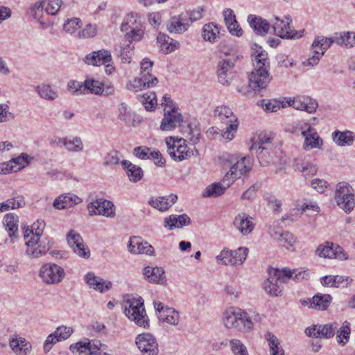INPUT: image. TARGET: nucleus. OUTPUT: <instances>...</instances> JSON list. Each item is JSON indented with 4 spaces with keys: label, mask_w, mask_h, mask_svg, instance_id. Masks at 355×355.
I'll use <instances>...</instances> for the list:
<instances>
[{
    "label": "nucleus",
    "mask_w": 355,
    "mask_h": 355,
    "mask_svg": "<svg viewBox=\"0 0 355 355\" xmlns=\"http://www.w3.org/2000/svg\"><path fill=\"white\" fill-rule=\"evenodd\" d=\"M218 28L214 23H209L203 26L202 35L205 40L214 42L218 37Z\"/></svg>",
    "instance_id": "864d4df0"
},
{
    "label": "nucleus",
    "mask_w": 355,
    "mask_h": 355,
    "mask_svg": "<svg viewBox=\"0 0 355 355\" xmlns=\"http://www.w3.org/2000/svg\"><path fill=\"white\" fill-rule=\"evenodd\" d=\"M254 56V68H268L270 69V62L268 60V53L263 50L261 46L254 44V48L252 49Z\"/></svg>",
    "instance_id": "a19ab883"
},
{
    "label": "nucleus",
    "mask_w": 355,
    "mask_h": 355,
    "mask_svg": "<svg viewBox=\"0 0 355 355\" xmlns=\"http://www.w3.org/2000/svg\"><path fill=\"white\" fill-rule=\"evenodd\" d=\"M214 116L225 125H227L225 130L222 133L224 139L232 140L234 132L238 129L237 117L234 114L232 110L225 105L218 106L214 110Z\"/></svg>",
    "instance_id": "423d86ee"
},
{
    "label": "nucleus",
    "mask_w": 355,
    "mask_h": 355,
    "mask_svg": "<svg viewBox=\"0 0 355 355\" xmlns=\"http://www.w3.org/2000/svg\"><path fill=\"white\" fill-rule=\"evenodd\" d=\"M333 43H336V33L331 37L318 36L313 40L311 48L317 49L320 53L324 54Z\"/></svg>",
    "instance_id": "49530a36"
},
{
    "label": "nucleus",
    "mask_w": 355,
    "mask_h": 355,
    "mask_svg": "<svg viewBox=\"0 0 355 355\" xmlns=\"http://www.w3.org/2000/svg\"><path fill=\"white\" fill-rule=\"evenodd\" d=\"M87 209L90 215H103L106 217L114 216V205L107 200L96 199L88 205Z\"/></svg>",
    "instance_id": "f3484780"
},
{
    "label": "nucleus",
    "mask_w": 355,
    "mask_h": 355,
    "mask_svg": "<svg viewBox=\"0 0 355 355\" xmlns=\"http://www.w3.org/2000/svg\"><path fill=\"white\" fill-rule=\"evenodd\" d=\"M82 202L80 198L72 193H64L56 198L53 202V206L57 209H62L67 207H71L78 205Z\"/></svg>",
    "instance_id": "2f4dec72"
},
{
    "label": "nucleus",
    "mask_w": 355,
    "mask_h": 355,
    "mask_svg": "<svg viewBox=\"0 0 355 355\" xmlns=\"http://www.w3.org/2000/svg\"><path fill=\"white\" fill-rule=\"evenodd\" d=\"M336 44L347 48L355 46V32L336 33Z\"/></svg>",
    "instance_id": "09e8293b"
},
{
    "label": "nucleus",
    "mask_w": 355,
    "mask_h": 355,
    "mask_svg": "<svg viewBox=\"0 0 355 355\" xmlns=\"http://www.w3.org/2000/svg\"><path fill=\"white\" fill-rule=\"evenodd\" d=\"M222 162L225 167H229L237 178L249 173L252 169L250 159L244 157L239 159L237 156L228 153L223 155Z\"/></svg>",
    "instance_id": "1a4fd4ad"
},
{
    "label": "nucleus",
    "mask_w": 355,
    "mask_h": 355,
    "mask_svg": "<svg viewBox=\"0 0 355 355\" xmlns=\"http://www.w3.org/2000/svg\"><path fill=\"white\" fill-rule=\"evenodd\" d=\"M128 250L132 254H146L153 256L154 254L153 247L147 241H144L139 237L130 239Z\"/></svg>",
    "instance_id": "a878e982"
},
{
    "label": "nucleus",
    "mask_w": 355,
    "mask_h": 355,
    "mask_svg": "<svg viewBox=\"0 0 355 355\" xmlns=\"http://www.w3.org/2000/svg\"><path fill=\"white\" fill-rule=\"evenodd\" d=\"M252 218L245 213L239 214L234 220V225L243 235H248L254 229Z\"/></svg>",
    "instance_id": "72a5a7b5"
},
{
    "label": "nucleus",
    "mask_w": 355,
    "mask_h": 355,
    "mask_svg": "<svg viewBox=\"0 0 355 355\" xmlns=\"http://www.w3.org/2000/svg\"><path fill=\"white\" fill-rule=\"evenodd\" d=\"M67 89L73 95L85 94V81L83 83L77 80H70L67 84Z\"/></svg>",
    "instance_id": "0e129e2a"
},
{
    "label": "nucleus",
    "mask_w": 355,
    "mask_h": 355,
    "mask_svg": "<svg viewBox=\"0 0 355 355\" xmlns=\"http://www.w3.org/2000/svg\"><path fill=\"white\" fill-rule=\"evenodd\" d=\"M216 259L219 264L234 266L232 260L233 251L227 248H224L220 253L216 256Z\"/></svg>",
    "instance_id": "bf43d9fd"
},
{
    "label": "nucleus",
    "mask_w": 355,
    "mask_h": 355,
    "mask_svg": "<svg viewBox=\"0 0 355 355\" xmlns=\"http://www.w3.org/2000/svg\"><path fill=\"white\" fill-rule=\"evenodd\" d=\"M157 83L158 79L153 76L150 72H142L140 73V76L130 83L127 87L129 90L137 92L138 90L153 87L156 85Z\"/></svg>",
    "instance_id": "5701e85b"
},
{
    "label": "nucleus",
    "mask_w": 355,
    "mask_h": 355,
    "mask_svg": "<svg viewBox=\"0 0 355 355\" xmlns=\"http://www.w3.org/2000/svg\"><path fill=\"white\" fill-rule=\"evenodd\" d=\"M336 331H337V342L342 345H345L348 342L349 338V323L345 321L343 326L339 329H338Z\"/></svg>",
    "instance_id": "13d9d810"
},
{
    "label": "nucleus",
    "mask_w": 355,
    "mask_h": 355,
    "mask_svg": "<svg viewBox=\"0 0 355 355\" xmlns=\"http://www.w3.org/2000/svg\"><path fill=\"white\" fill-rule=\"evenodd\" d=\"M85 279L90 288L101 293H105L112 287L110 282H105L103 279L96 276L93 272H88L85 276Z\"/></svg>",
    "instance_id": "473e14b6"
},
{
    "label": "nucleus",
    "mask_w": 355,
    "mask_h": 355,
    "mask_svg": "<svg viewBox=\"0 0 355 355\" xmlns=\"http://www.w3.org/2000/svg\"><path fill=\"white\" fill-rule=\"evenodd\" d=\"M284 18L286 20L281 19L278 17H275V21H272V26L275 34L282 39L295 40L301 38L304 30H293L291 26V17L286 15Z\"/></svg>",
    "instance_id": "0eeeda50"
},
{
    "label": "nucleus",
    "mask_w": 355,
    "mask_h": 355,
    "mask_svg": "<svg viewBox=\"0 0 355 355\" xmlns=\"http://www.w3.org/2000/svg\"><path fill=\"white\" fill-rule=\"evenodd\" d=\"M89 346L90 340L88 338H85L83 340L71 345L69 349L74 354L81 355L87 352L89 353Z\"/></svg>",
    "instance_id": "6e6d98bb"
},
{
    "label": "nucleus",
    "mask_w": 355,
    "mask_h": 355,
    "mask_svg": "<svg viewBox=\"0 0 355 355\" xmlns=\"http://www.w3.org/2000/svg\"><path fill=\"white\" fill-rule=\"evenodd\" d=\"M288 104L298 110L306 111L308 113H314L318 108V103L309 96H302L288 102Z\"/></svg>",
    "instance_id": "c756f323"
},
{
    "label": "nucleus",
    "mask_w": 355,
    "mask_h": 355,
    "mask_svg": "<svg viewBox=\"0 0 355 355\" xmlns=\"http://www.w3.org/2000/svg\"><path fill=\"white\" fill-rule=\"evenodd\" d=\"M153 305L157 311V317L160 320L166 322L171 325H177L180 320L179 313L174 309L164 306L159 301H154Z\"/></svg>",
    "instance_id": "a211bd4d"
},
{
    "label": "nucleus",
    "mask_w": 355,
    "mask_h": 355,
    "mask_svg": "<svg viewBox=\"0 0 355 355\" xmlns=\"http://www.w3.org/2000/svg\"><path fill=\"white\" fill-rule=\"evenodd\" d=\"M272 237L287 250L291 249L296 242V239L294 237L293 234L289 232H284L282 233L275 232L272 234Z\"/></svg>",
    "instance_id": "8fccbe9b"
},
{
    "label": "nucleus",
    "mask_w": 355,
    "mask_h": 355,
    "mask_svg": "<svg viewBox=\"0 0 355 355\" xmlns=\"http://www.w3.org/2000/svg\"><path fill=\"white\" fill-rule=\"evenodd\" d=\"M136 344L144 355H157L158 345L151 334H143L137 336Z\"/></svg>",
    "instance_id": "aec40b11"
},
{
    "label": "nucleus",
    "mask_w": 355,
    "mask_h": 355,
    "mask_svg": "<svg viewBox=\"0 0 355 355\" xmlns=\"http://www.w3.org/2000/svg\"><path fill=\"white\" fill-rule=\"evenodd\" d=\"M255 153L260 164L263 166L268 165L273 161V152L271 147L263 146L256 148L252 153Z\"/></svg>",
    "instance_id": "c03bdc74"
},
{
    "label": "nucleus",
    "mask_w": 355,
    "mask_h": 355,
    "mask_svg": "<svg viewBox=\"0 0 355 355\" xmlns=\"http://www.w3.org/2000/svg\"><path fill=\"white\" fill-rule=\"evenodd\" d=\"M26 255L31 258H39L44 255L52 247L53 242L49 237L31 239L26 242Z\"/></svg>",
    "instance_id": "f8f14e48"
},
{
    "label": "nucleus",
    "mask_w": 355,
    "mask_h": 355,
    "mask_svg": "<svg viewBox=\"0 0 355 355\" xmlns=\"http://www.w3.org/2000/svg\"><path fill=\"white\" fill-rule=\"evenodd\" d=\"M143 275L150 283L159 284L162 285H164L166 283L165 271L162 267H145L143 270Z\"/></svg>",
    "instance_id": "cd10ccee"
},
{
    "label": "nucleus",
    "mask_w": 355,
    "mask_h": 355,
    "mask_svg": "<svg viewBox=\"0 0 355 355\" xmlns=\"http://www.w3.org/2000/svg\"><path fill=\"white\" fill-rule=\"evenodd\" d=\"M305 126L306 129L301 132V135L304 137V149L309 150L313 148H320L322 146V139L309 123H305Z\"/></svg>",
    "instance_id": "4be33fe9"
},
{
    "label": "nucleus",
    "mask_w": 355,
    "mask_h": 355,
    "mask_svg": "<svg viewBox=\"0 0 355 355\" xmlns=\"http://www.w3.org/2000/svg\"><path fill=\"white\" fill-rule=\"evenodd\" d=\"M248 21L257 34L264 35L268 32L270 23L262 17L250 15L248 17Z\"/></svg>",
    "instance_id": "c9c22d12"
},
{
    "label": "nucleus",
    "mask_w": 355,
    "mask_h": 355,
    "mask_svg": "<svg viewBox=\"0 0 355 355\" xmlns=\"http://www.w3.org/2000/svg\"><path fill=\"white\" fill-rule=\"evenodd\" d=\"M121 31L130 42H139L144 35V27L137 13H130L121 25Z\"/></svg>",
    "instance_id": "39448f33"
},
{
    "label": "nucleus",
    "mask_w": 355,
    "mask_h": 355,
    "mask_svg": "<svg viewBox=\"0 0 355 355\" xmlns=\"http://www.w3.org/2000/svg\"><path fill=\"white\" fill-rule=\"evenodd\" d=\"M140 101L147 111H151L157 104L155 93L150 92L144 94L141 97Z\"/></svg>",
    "instance_id": "052dcab7"
},
{
    "label": "nucleus",
    "mask_w": 355,
    "mask_h": 355,
    "mask_svg": "<svg viewBox=\"0 0 355 355\" xmlns=\"http://www.w3.org/2000/svg\"><path fill=\"white\" fill-rule=\"evenodd\" d=\"M183 121L182 116L178 108L165 110L164 116L160 125V129L164 131H170L178 126H180Z\"/></svg>",
    "instance_id": "412c9836"
},
{
    "label": "nucleus",
    "mask_w": 355,
    "mask_h": 355,
    "mask_svg": "<svg viewBox=\"0 0 355 355\" xmlns=\"http://www.w3.org/2000/svg\"><path fill=\"white\" fill-rule=\"evenodd\" d=\"M315 254L323 258L338 259L342 261L348 259V255L340 246L329 241L320 244L316 249Z\"/></svg>",
    "instance_id": "4468645a"
},
{
    "label": "nucleus",
    "mask_w": 355,
    "mask_h": 355,
    "mask_svg": "<svg viewBox=\"0 0 355 355\" xmlns=\"http://www.w3.org/2000/svg\"><path fill=\"white\" fill-rule=\"evenodd\" d=\"M69 245L78 256L88 259L90 256L89 248L83 242L81 236L75 230H70L67 235Z\"/></svg>",
    "instance_id": "dca6fc26"
},
{
    "label": "nucleus",
    "mask_w": 355,
    "mask_h": 355,
    "mask_svg": "<svg viewBox=\"0 0 355 355\" xmlns=\"http://www.w3.org/2000/svg\"><path fill=\"white\" fill-rule=\"evenodd\" d=\"M46 1H37L30 7L28 14L33 19L40 21L43 16L44 11L46 12Z\"/></svg>",
    "instance_id": "5fc2aeb1"
},
{
    "label": "nucleus",
    "mask_w": 355,
    "mask_h": 355,
    "mask_svg": "<svg viewBox=\"0 0 355 355\" xmlns=\"http://www.w3.org/2000/svg\"><path fill=\"white\" fill-rule=\"evenodd\" d=\"M23 200L20 196L12 198L1 202V212L22 207Z\"/></svg>",
    "instance_id": "e2e57ef3"
},
{
    "label": "nucleus",
    "mask_w": 355,
    "mask_h": 355,
    "mask_svg": "<svg viewBox=\"0 0 355 355\" xmlns=\"http://www.w3.org/2000/svg\"><path fill=\"white\" fill-rule=\"evenodd\" d=\"M274 135L272 132H260L252 139V144L250 146V150L253 152L254 149L263 146L271 147Z\"/></svg>",
    "instance_id": "ea45409f"
},
{
    "label": "nucleus",
    "mask_w": 355,
    "mask_h": 355,
    "mask_svg": "<svg viewBox=\"0 0 355 355\" xmlns=\"http://www.w3.org/2000/svg\"><path fill=\"white\" fill-rule=\"evenodd\" d=\"M166 143L168 154L175 161H182L198 155V151L195 147L193 149L188 148L185 139L171 137L166 139Z\"/></svg>",
    "instance_id": "20e7f679"
},
{
    "label": "nucleus",
    "mask_w": 355,
    "mask_h": 355,
    "mask_svg": "<svg viewBox=\"0 0 355 355\" xmlns=\"http://www.w3.org/2000/svg\"><path fill=\"white\" fill-rule=\"evenodd\" d=\"M9 346L17 355H29L32 350V345L26 338L14 335L9 338Z\"/></svg>",
    "instance_id": "393cba45"
},
{
    "label": "nucleus",
    "mask_w": 355,
    "mask_h": 355,
    "mask_svg": "<svg viewBox=\"0 0 355 355\" xmlns=\"http://www.w3.org/2000/svg\"><path fill=\"white\" fill-rule=\"evenodd\" d=\"M103 83L94 78H87L85 80V94L91 93L95 95H100Z\"/></svg>",
    "instance_id": "4d7b16f0"
},
{
    "label": "nucleus",
    "mask_w": 355,
    "mask_h": 355,
    "mask_svg": "<svg viewBox=\"0 0 355 355\" xmlns=\"http://www.w3.org/2000/svg\"><path fill=\"white\" fill-rule=\"evenodd\" d=\"M121 164L125 170L130 181L137 182L141 180L144 176V171L140 166L133 164L128 160H123Z\"/></svg>",
    "instance_id": "e433bc0d"
},
{
    "label": "nucleus",
    "mask_w": 355,
    "mask_h": 355,
    "mask_svg": "<svg viewBox=\"0 0 355 355\" xmlns=\"http://www.w3.org/2000/svg\"><path fill=\"white\" fill-rule=\"evenodd\" d=\"M272 78V76L269 73L268 68H254L249 75V87L255 94L260 93L263 89H266Z\"/></svg>",
    "instance_id": "9b49d317"
},
{
    "label": "nucleus",
    "mask_w": 355,
    "mask_h": 355,
    "mask_svg": "<svg viewBox=\"0 0 355 355\" xmlns=\"http://www.w3.org/2000/svg\"><path fill=\"white\" fill-rule=\"evenodd\" d=\"M258 105H261L264 110L271 112H275L281 107H283L282 103L275 100L269 101L268 102H266L265 100H262L259 101Z\"/></svg>",
    "instance_id": "774afa93"
},
{
    "label": "nucleus",
    "mask_w": 355,
    "mask_h": 355,
    "mask_svg": "<svg viewBox=\"0 0 355 355\" xmlns=\"http://www.w3.org/2000/svg\"><path fill=\"white\" fill-rule=\"evenodd\" d=\"M177 200L178 196L176 195L171 194L167 196L152 198L148 200V204L160 211H165L175 204Z\"/></svg>",
    "instance_id": "7c9ffc66"
},
{
    "label": "nucleus",
    "mask_w": 355,
    "mask_h": 355,
    "mask_svg": "<svg viewBox=\"0 0 355 355\" xmlns=\"http://www.w3.org/2000/svg\"><path fill=\"white\" fill-rule=\"evenodd\" d=\"M338 324L331 322L325 324H315L305 329V334L309 337L329 339L335 335Z\"/></svg>",
    "instance_id": "2eb2a0df"
},
{
    "label": "nucleus",
    "mask_w": 355,
    "mask_h": 355,
    "mask_svg": "<svg viewBox=\"0 0 355 355\" xmlns=\"http://www.w3.org/2000/svg\"><path fill=\"white\" fill-rule=\"evenodd\" d=\"M308 277L309 273L306 270L272 268L270 272V277L263 282V289L268 295L277 297L282 295L283 283L290 279L300 281L306 279Z\"/></svg>",
    "instance_id": "f257e3e1"
},
{
    "label": "nucleus",
    "mask_w": 355,
    "mask_h": 355,
    "mask_svg": "<svg viewBox=\"0 0 355 355\" xmlns=\"http://www.w3.org/2000/svg\"><path fill=\"white\" fill-rule=\"evenodd\" d=\"M35 91L40 98L46 101H54L58 97V92L50 85L42 84L35 87Z\"/></svg>",
    "instance_id": "de8ad7c7"
},
{
    "label": "nucleus",
    "mask_w": 355,
    "mask_h": 355,
    "mask_svg": "<svg viewBox=\"0 0 355 355\" xmlns=\"http://www.w3.org/2000/svg\"><path fill=\"white\" fill-rule=\"evenodd\" d=\"M224 324L227 328H236L241 331H248L253 323L247 313L237 307H230L224 313Z\"/></svg>",
    "instance_id": "f03ea898"
},
{
    "label": "nucleus",
    "mask_w": 355,
    "mask_h": 355,
    "mask_svg": "<svg viewBox=\"0 0 355 355\" xmlns=\"http://www.w3.org/2000/svg\"><path fill=\"white\" fill-rule=\"evenodd\" d=\"M181 132L186 138L185 139L189 140L192 144H197L200 140V131L197 125H192L191 124L182 125Z\"/></svg>",
    "instance_id": "37998d69"
},
{
    "label": "nucleus",
    "mask_w": 355,
    "mask_h": 355,
    "mask_svg": "<svg viewBox=\"0 0 355 355\" xmlns=\"http://www.w3.org/2000/svg\"><path fill=\"white\" fill-rule=\"evenodd\" d=\"M59 141L62 142L67 150L70 152L78 153L84 148L82 139L79 137H65L62 139H60Z\"/></svg>",
    "instance_id": "a18cd8bd"
},
{
    "label": "nucleus",
    "mask_w": 355,
    "mask_h": 355,
    "mask_svg": "<svg viewBox=\"0 0 355 355\" xmlns=\"http://www.w3.org/2000/svg\"><path fill=\"white\" fill-rule=\"evenodd\" d=\"M190 223L191 219L186 214L181 215L173 214L164 219V226L170 230L175 228H182Z\"/></svg>",
    "instance_id": "f704fd0d"
},
{
    "label": "nucleus",
    "mask_w": 355,
    "mask_h": 355,
    "mask_svg": "<svg viewBox=\"0 0 355 355\" xmlns=\"http://www.w3.org/2000/svg\"><path fill=\"white\" fill-rule=\"evenodd\" d=\"M19 217L13 213L6 214L3 217V225L8 234L10 239H6L5 243H14L18 238Z\"/></svg>",
    "instance_id": "b1692460"
},
{
    "label": "nucleus",
    "mask_w": 355,
    "mask_h": 355,
    "mask_svg": "<svg viewBox=\"0 0 355 355\" xmlns=\"http://www.w3.org/2000/svg\"><path fill=\"white\" fill-rule=\"evenodd\" d=\"M136 115L132 112L125 103H121L118 106V119L128 126L136 125Z\"/></svg>",
    "instance_id": "79ce46f5"
},
{
    "label": "nucleus",
    "mask_w": 355,
    "mask_h": 355,
    "mask_svg": "<svg viewBox=\"0 0 355 355\" xmlns=\"http://www.w3.org/2000/svg\"><path fill=\"white\" fill-rule=\"evenodd\" d=\"M230 345L234 355H249L246 347L240 340H231Z\"/></svg>",
    "instance_id": "69168bd1"
},
{
    "label": "nucleus",
    "mask_w": 355,
    "mask_h": 355,
    "mask_svg": "<svg viewBox=\"0 0 355 355\" xmlns=\"http://www.w3.org/2000/svg\"><path fill=\"white\" fill-rule=\"evenodd\" d=\"M335 200L338 206L345 212L351 211L355 206L353 189L349 183L341 182L337 184Z\"/></svg>",
    "instance_id": "6e6552de"
},
{
    "label": "nucleus",
    "mask_w": 355,
    "mask_h": 355,
    "mask_svg": "<svg viewBox=\"0 0 355 355\" xmlns=\"http://www.w3.org/2000/svg\"><path fill=\"white\" fill-rule=\"evenodd\" d=\"M33 159L27 153H21L18 157L12 158L9 162L1 164V173H9L17 172L28 166Z\"/></svg>",
    "instance_id": "6ab92c4d"
},
{
    "label": "nucleus",
    "mask_w": 355,
    "mask_h": 355,
    "mask_svg": "<svg viewBox=\"0 0 355 355\" xmlns=\"http://www.w3.org/2000/svg\"><path fill=\"white\" fill-rule=\"evenodd\" d=\"M125 315L137 325L144 328L149 327V320L141 297L131 298L125 303Z\"/></svg>",
    "instance_id": "7ed1b4c3"
},
{
    "label": "nucleus",
    "mask_w": 355,
    "mask_h": 355,
    "mask_svg": "<svg viewBox=\"0 0 355 355\" xmlns=\"http://www.w3.org/2000/svg\"><path fill=\"white\" fill-rule=\"evenodd\" d=\"M39 276L46 284H57L64 279L65 272L64 269L58 264L46 263L40 268Z\"/></svg>",
    "instance_id": "ddd939ff"
},
{
    "label": "nucleus",
    "mask_w": 355,
    "mask_h": 355,
    "mask_svg": "<svg viewBox=\"0 0 355 355\" xmlns=\"http://www.w3.org/2000/svg\"><path fill=\"white\" fill-rule=\"evenodd\" d=\"M331 299V296L329 294H316L312 297L311 308L325 310L329 306Z\"/></svg>",
    "instance_id": "3c124183"
},
{
    "label": "nucleus",
    "mask_w": 355,
    "mask_h": 355,
    "mask_svg": "<svg viewBox=\"0 0 355 355\" xmlns=\"http://www.w3.org/2000/svg\"><path fill=\"white\" fill-rule=\"evenodd\" d=\"M187 17V16L184 15V13L172 17L167 24V30L171 33H184L189 26Z\"/></svg>",
    "instance_id": "c85d7f7f"
},
{
    "label": "nucleus",
    "mask_w": 355,
    "mask_h": 355,
    "mask_svg": "<svg viewBox=\"0 0 355 355\" xmlns=\"http://www.w3.org/2000/svg\"><path fill=\"white\" fill-rule=\"evenodd\" d=\"M248 254V249L245 247H241L233 251V265H241L246 259Z\"/></svg>",
    "instance_id": "338daca9"
},
{
    "label": "nucleus",
    "mask_w": 355,
    "mask_h": 355,
    "mask_svg": "<svg viewBox=\"0 0 355 355\" xmlns=\"http://www.w3.org/2000/svg\"><path fill=\"white\" fill-rule=\"evenodd\" d=\"M225 190L220 183H214L206 188L203 196L207 197H218L223 194Z\"/></svg>",
    "instance_id": "680f3d73"
},
{
    "label": "nucleus",
    "mask_w": 355,
    "mask_h": 355,
    "mask_svg": "<svg viewBox=\"0 0 355 355\" xmlns=\"http://www.w3.org/2000/svg\"><path fill=\"white\" fill-rule=\"evenodd\" d=\"M112 55L109 51L101 49L87 54L84 59L85 62L89 65L100 66L111 62Z\"/></svg>",
    "instance_id": "bb28decb"
},
{
    "label": "nucleus",
    "mask_w": 355,
    "mask_h": 355,
    "mask_svg": "<svg viewBox=\"0 0 355 355\" xmlns=\"http://www.w3.org/2000/svg\"><path fill=\"white\" fill-rule=\"evenodd\" d=\"M157 40L160 44L161 51L164 54H168L180 46V43L178 41L169 37L164 33H159Z\"/></svg>",
    "instance_id": "58836bf2"
},
{
    "label": "nucleus",
    "mask_w": 355,
    "mask_h": 355,
    "mask_svg": "<svg viewBox=\"0 0 355 355\" xmlns=\"http://www.w3.org/2000/svg\"><path fill=\"white\" fill-rule=\"evenodd\" d=\"M264 338L268 343L270 355H284V349L279 347V342L276 336L271 332H267Z\"/></svg>",
    "instance_id": "603ef678"
},
{
    "label": "nucleus",
    "mask_w": 355,
    "mask_h": 355,
    "mask_svg": "<svg viewBox=\"0 0 355 355\" xmlns=\"http://www.w3.org/2000/svg\"><path fill=\"white\" fill-rule=\"evenodd\" d=\"M236 58L234 57L222 59L217 64L218 81L223 85H230L236 76L234 69Z\"/></svg>",
    "instance_id": "9d476101"
},
{
    "label": "nucleus",
    "mask_w": 355,
    "mask_h": 355,
    "mask_svg": "<svg viewBox=\"0 0 355 355\" xmlns=\"http://www.w3.org/2000/svg\"><path fill=\"white\" fill-rule=\"evenodd\" d=\"M334 142L338 146H345L352 145L355 135L354 132L349 130L340 131L335 130L331 135Z\"/></svg>",
    "instance_id": "4c0bfd02"
}]
</instances>
